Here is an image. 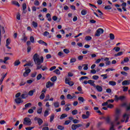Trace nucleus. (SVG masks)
<instances>
[{"label": "nucleus", "instance_id": "20e7f679", "mask_svg": "<svg viewBox=\"0 0 130 130\" xmlns=\"http://www.w3.org/2000/svg\"><path fill=\"white\" fill-rule=\"evenodd\" d=\"M104 32V29L102 28H99L96 30V31L95 34V36H96L97 37H99L101 34H103Z\"/></svg>", "mask_w": 130, "mask_h": 130}, {"label": "nucleus", "instance_id": "864d4df0", "mask_svg": "<svg viewBox=\"0 0 130 130\" xmlns=\"http://www.w3.org/2000/svg\"><path fill=\"white\" fill-rule=\"evenodd\" d=\"M10 44H11V40L10 39H7L6 40V45H7L8 46V45H9Z\"/></svg>", "mask_w": 130, "mask_h": 130}, {"label": "nucleus", "instance_id": "72a5a7b5", "mask_svg": "<svg viewBox=\"0 0 130 130\" xmlns=\"http://www.w3.org/2000/svg\"><path fill=\"white\" fill-rule=\"evenodd\" d=\"M53 119H54V114H52L50 118V122H52V121H53Z\"/></svg>", "mask_w": 130, "mask_h": 130}, {"label": "nucleus", "instance_id": "09e8293b", "mask_svg": "<svg viewBox=\"0 0 130 130\" xmlns=\"http://www.w3.org/2000/svg\"><path fill=\"white\" fill-rule=\"evenodd\" d=\"M54 73H55L56 75H60V71H59V70L58 69H56L55 70H54Z\"/></svg>", "mask_w": 130, "mask_h": 130}, {"label": "nucleus", "instance_id": "aec40b11", "mask_svg": "<svg viewBox=\"0 0 130 130\" xmlns=\"http://www.w3.org/2000/svg\"><path fill=\"white\" fill-rule=\"evenodd\" d=\"M38 43H39V44H43L44 45H45V46H47V43L43 41L42 40L38 41Z\"/></svg>", "mask_w": 130, "mask_h": 130}, {"label": "nucleus", "instance_id": "3c124183", "mask_svg": "<svg viewBox=\"0 0 130 130\" xmlns=\"http://www.w3.org/2000/svg\"><path fill=\"white\" fill-rule=\"evenodd\" d=\"M106 121H107V123H110V117L109 116L107 117L106 118H105Z\"/></svg>", "mask_w": 130, "mask_h": 130}, {"label": "nucleus", "instance_id": "5701e85b", "mask_svg": "<svg viewBox=\"0 0 130 130\" xmlns=\"http://www.w3.org/2000/svg\"><path fill=\"white\" fill-rule=\"evenodd\" d=\"M109 84L110 85V86H116V82L115 81H110L109 82Z\"/></svg>", "mask_w": 130, "mask_h": 130}, {"label": "nucleus", "instance_id": "b1692460", "mask_svg": "<svg viewBox=\"0 0 130 130\" xmlns=\"http://www.w3.org/2000/svg\"><path fill=\"white\" fill-rule=\"evenodd\" d=\"M46 17L48 18V21H49V22L51 21V16L50 15V14L47 13L46 14Z\"/></svg>", "mask_w": 130, "mask_h": 130}, {"label": "nucleus", "instance_id": "13d9d810", "mask_svg": "<svg viewBox=\"0 0 130 130\" xmlns=\"http://www.w3.org/2000/svg\"><path fill=\"white\" fill-rule=\"evenodd\" d=\"M37 113H38L39 114H41L42 113V108L38 109Z\"/></svg>", "mask_w": 130, "mask_h": 130}, {"label": "nucleus", "instance_id": "f8f14e48", "mask_svg": "<svg viewBox=\"0 0 130 130\" xmlns=\"http://www.w3.org/2000/svg\"><path fill=\"white\" fill-rule=\"evenodd\" d=\"M94 88H95L98 92H102V91H103V88L101 86H100V85H95V86H94Z\"/></svg>", "mask_w": 130, "mask_h": 130}, {"label": "nucleus", "instance_id": "c756f323", "mask_svg": "<svg viewBox=\"0 0 130 130\" xmlns=\"http://www.w3.org/2000/svg\"><path fill=\"white\" fill-rule=\"evenodd\" d=\"M0 30L1 32L3 33V34H5V28L3 26L0 25Z\"/></svg>", "mask_w": 130, "mask_h": 130}, {"label": "nucleus", "instance_id": "58836bf2", "mask_svg": "<svg viewBox=\"0 0 130 130\" xmlns=\"http://www.w3.org/2000/svg\"><path fill=\"white\" fill-rule=\"evenodd\" d=\"M57 128H58V129L63 130V129H64V126L60 125H58L57 126Z\"/></svg>", "mask_w": 130, "mask_h": 130}, {"label": "nucleus", "instance_id": "bf43d9fd", "mask_svg": "<svg viewBox=\"0 0 130 130\" xmlns=\"http://www.w3.org/2000/svg\"><path fill=\"white\" fill-rule=\"evenodd\" d=\"M41 78H42V75H41V74H39L37 77V80H39Z\"/></svg>", "mask_w": 130, "mask_h": 130}, {"label": "nucleus", "instance_id": "2f4dec72", "mask_svg": "<svg viewBox=\"0 0 130 130\" xmlns=\"http://www.w3.org/2000/svg\"><path fill=\"white\" fill-rule=\"evenodd\" d=\"M85 39L86 41H90V40H92V37L89 36H86Z\"/></svg>", "mask_w": 130, "mask_h": 130}, {"label": "nucleus", "instance_id": "c85d7f7f", "mask_svg": "<svg viewBox=\"0 0 130 130\" xmlns=\"http://www.w3.org/2000/svg\"><path fill=\"white\" fill-rule=\"evenodd\" d=\"M44 98H45V94H44V93H42L40 96V99L41 100H43Z\"/></svg>", "mask_w": 130, "mask_h": 130}, {"label": "nucleus", "instance_id": "8fccbe9b", "mask_svg": "<svg viewBox=\"0 0 130 130\" xmlns=\"http://www.w3.org/2000/svg\"><path fill=\"white\" fill-rule=\"evenodd\" d=\"M92 79H93V80H95V81H97V80H98V79H99V76H98L97 75H93L92 76Z\"/></svg>", "mask_w": 130, "mask_h": 130}, {"label": "nucleus", "instance_id": "cd10ccee", "mask_svg": "<svg viewBox=\"0 0 130 130\" xmlns=\"http://www.w3.org/2000/svg\"><path fill=\"white\" fill-rule=\"evenodd\" d=\"M49 98H50V96H49V94H47L46 96L45 99H44V101L45 102H46L47 101H49Z\"/></svg>", "mask_w": 130, "mask_h": 130}, {"label": "nucleus", "instance_id": "0e129e2a", "mask_svg": "<svg viewBox=\"0 0 130 130\" xmlns=\"http://www.w3.org/2000/svg\"><path fill=\"white\" fill-rule=\"evenodd\" d=\"M26 84V82H24V81H21V83L19 84V86H24Z\"/></svg>", "mask_w": 130, "mask_h": 130}, {"label": "nucleus", "instance_id": "9b49d317", "mask_svg": "<svg viewBox=\"0 0 130 130\" xmlns=\"http://www.w3.org/2000/svg\"><path fill=\"white\" fill-rule=\"evenodd\" d=\"M53 85H54V83H51V82H50V81H48L46 84V87L47 88H50V87H52V86H53Z\"/></svg>", "mask_w": 130, "mask_h": 130}, {"label": "nucleus", "instance_id": "393cba45", "mask_svg": "<svg viewBox=\"0 0 130 130\" xmlns=\"http://www.w3.org/2000/svg\"><path fill=\"white\" fill-rule=\"evenodd\" d=\"M66 117H68V115L67 114H62L60 117V119H64Z\"/></svg>", "mask_w": 130, "mask_h": 130}, {"label": "nucleus", "instance_id": "c9c22d12", "mask_svg": "<svg viewBox=\"0 0 130 130\" xmlns=\"http://www.w3.org/2000/svg\"><path fill=\"white\" fill-rule=\"evenodd\" d=\"M29 39H30V42H31V43H34V42H35V40L34 39V37L30 36Z\"/></svg>", "mask_w": 130, "mask_h": 130}, {"label": "nucleus", "instance_id": "c03bdc74", "mask_svg": "<svg viewBox=\"0 0 130 130\" xmlns=\"http://www.w3.org/2000/svg\"><path fill=\"white\" fill-rule=\"evenodd\" d=\"M9 59H10V57H9V56L5 57L4 58V63H7V60H9Z\"/></svg>", "mask_w": 130, "mask_h": 130}, {"label": "nucleus", "instance_id": "9d476101", "mask_svg": "<svg viewBox=\"0 0 130 130\" xmlns=\"http://www.w3.org/2000/svg\"><path fill=\"white\" fill-rule=\"evenodd\" d=\"M15 103H16V104H20V103H23V102H24V101L22 100L21 98H18L15 100Z\"/></svg>", "mask_w": 130, "mask_h": 130}, {"label": "nucleus", "instance_id": "603ef678", "mask_svg": "<svg viewBox=\"0 0 130 130\" xmlns=\"http://www.w3.org/2000/svg\"><path fill=\"white\" fill-rule=\"evenodd\" d=\"M39 18L40 21H44V18H43V16H42V14H40L39 15Z\"/></svg>", "mask_w": 130, "mask_h": 130}, {"label": "nucleus", "instance_id": "f257e3e1", "mask_svg": "<svg viewBox=\"0 0 130 130\" xmlns=\"http://www.w3.org/2000/svg\"><path fill=\"white\" fill-rule=\"evenodd\" d=\"M33 59L35 63L37 64V70H40L42 69V71H46L47 70V67L46 66H44L41 65V63H43V61L44 58L43 56H39L38 54L36 53L33 56Z\"/></svg>", "mask_w": 130, "mask_h": 130}, {"label": "nucleus", "instance_id": "2eb2a0df", "mask_svg": "<svg viewBox=\"0 0 130 130\" xmlns=\"http://www.w3.org/2000/svg\"><path fill=\"white\" fill-rule=\"evenodd\" d=\"M122 86H128L130 85V80H124L122 82Z\"/></svg>", "mask_w": 130, "mask_h": 130}, {"label": "nucleus", "instance_id": "79ce46f5", "mask_svg": "<svg viewBox=\"0 0 130 130\" xmlns=\"http://www.w3.org/2000/svg\"><path fill=\"white\" fill-rule=\"evenodd\" d=\"M72 115H76V114H78V110H74L72 111Z\"/></svg>", "mask_w": 130, "mask_h": 130}, {"label": "nucleus", "instance_id": "f3484780", "mask_svg": "<svg viewBox=\"0 0 130 130\" xmlns=\"http://www.w3.org/2000/svg\"><path fill=\"white\" fill-rule=\"evenodd\" d=\"M36 92V89H34V90H30L28 93H27L28 94V95L29 96H33V95H34V92Z\"/></svg>", "mask_w": 130, "mask_h": 130}, {"label": "nucleus", "instance_id": "a878e982", "mask_svg": "<svg viewBox=\"0 0 130 130\" xmlns=\"http://www.w3.org/2000/svg\"><path fill=\"white\" fill-rule=\"evenodd\" d=\"M32 25L34 28H37L38 27V23L35 21H32Z\"/></svg>", "mask_w": 130, "mask_h": 130}, {"label": "nucleus", "instance_id": "4be33fe9", "mask_svg": "<svg viewBox=\"0 0 130 130\" xmlns=\"http://www.w3.org/2000/svg\"><path fill=\"white\" fill-rule=\"evenodd\" d=\"M22 37L23 38L21 39L22 41H24V42H26L27 40H28V38L26 37L25 34L22 36Z\"/></svg>", "mask_w": 130, "mask_h": 130}, {"label": "nucleus", "instance_id": "a19ab883", "mask_svg": "<svg viewBox=\"0 0 130 130\" xmlns=\"http://www.w3.org/2000/svg\"><path fill=\"white\" fill-rule=\"evenodd\" d=\"M113 50H115L116 52H118L120 50V48L118 47H115L113 48Z\"/></svg>", "mask_w": 130, "mask_h": 130}, {"label": "nucleus", "instance_id": "37998d69", "mask_svg": "<svg viewBox=\"0 0 130 130\" xmlns=\"http://www.w3.org/2000/svg\"><path fill=\"white\" fill-rule=\"evenodd\" d=\"M123 54V52H118L117 54H115V56H120V55H122V54Z\"/></svg>", "mask_w": 130, "mask_h": 130}, {"label": "nucleus", "instance_id": "ddd939ff", "mask_svg": "<svg viewBox=\"0 0 130 130\" xmlns=\"http://www.w3.org/2000/svg\"><path fill=\"white\" fill-rule=\"evenodd\" d=\"M94 83H95V81L94 80H89L88 81V84H89L90 86H92V87H93L94 88L96 86Z\"/></svg>", "mask_w": 130, "mask_h": 130}, {"label": "nucleus", "instance_id": "ea45409f", "mask_svg": "<svg viewBox=\"0 0 130 130\" xmlns=\"http://www.w3.org/2000/svg\"><path fill=\"white\" fill-rule=\"evenodd\" d=\"M85 79L89 80V77H88L87 76H82L79 79V80L80 81H82V80H85Z\"/></svg>", "mask_w": 130, "mask_h": 130}, {"label": "nucleus", "instance_id": "4c0bfd02", "mask_svg": "<svg viewBox=\"0 0 130 130\" xmlns=\"http://www.w3.org/2000/svg\"><path fill=\"white\" fill-rule=\"evenodd\" d=\"M49 115V112H48V110H46L45 112H44V116L45 117H46V116H48V115Z\"/></svg>", "mask_w": 130, "mask_h": 130}, {"label": "nucleus", "instance_id": "f704fd0d", "mask_svg": "<svg viewBox=\"0 0 130 130\" xmlns=\"http://www.w3.org/2000/svg\"><path fill=\"white\" fill-rule=\"evenodd\" d=\"M12 4H13V5H15V6H17V7H20V4L17 1H13L12 2Z\"/></svg>", "mask_w": 130, "mask_h": 130}, {"label": "nucleus", "instance_id": "5fc2aeb1", "mask_svg": "<svg viewBox=\"0 0 130 130\" xmlns=\"http://www.w3.org/2000/svg\"><path fill=\"white\" fill-rule=\"evenodd\" d=\"M111 9H112V7L109 5L105 7V10H111Z\"/></svg>", "mask_w": 130, "mask_h": 130}, {"label": "nucleus", "instance_id": "f03ea898", "mask_svg": "<svg viewBox=\"0 0 130 130\" xmlns=\"http://www.w3.org/2000/svg\"><path fill=\"white\" fill-rule=\"evenodd\" d=\"M128 119H129V115L124 114L123 115V119L121 120V122H124L126 123L128 122Z\"/></svg>", "mask_w": 130, "mask_h": 130}, {"label": "nucleus", "instance_id": "052dcab7", "mask_svg": "<svg viewBox=\"0 0 130 130\" xmlns=\"http://www.w3.org/2000/svg\"><path fill=\"white\" fill-rule=\"evenodd\" d=\"M101 77H103V80H106V79H107V74H103L101 75Z\"/></svg>", "mask_w": 130, "mask_h": 130}, {"label": "nucleus", "instance_id": "4468645a", "mask_svg": "<svg viewBox=\"0 0 130 130\" xmlns=\"http://www.w3.org/2000/svg\"><path fill=\"white\" fill-rule=\"evenodd\" d=\"M122 106H125L126 107V111H128L130 110V103L128 104V105H126V103H124L122 104Z\"/></svg>", "mask_w": 130, "mask_h": 130}, {"label": "nucleus", "instance_id": "7c9ffc66", "mask_svg": "<svg viewBox=\"0 0 130 130\" xmlns=\"http://www.w3.org/2000/svg\"><path fill=\"white\" fill-rule=\"evenodd\" d=\"M114 38H115L114 35L113 34H110V39L111 40H114Z\"/></svg>", "mask_w": 130, "mask_h": 130}, {"label": "nucleus", "instance_id": "69168bd1", "mask_svg": "<svg viewBox=\"0 0 130 130\" xmlns=\"http://www.w3.org/2000/svg\"><path fill=\"white\" fill-rule=\"evenodd\" d=\"M67 99L72 100V99H73V97L71 94H68L67 95Z\"/></svg>", "mask_w": 130, "mask_h": 130}, {"label": "nucleus", "instance_id": "39448f33", "mask_svg": "<svg viewBox=\"0 0 130 130\" xmlns=\"http://www.w3.org/2000/svg\"><path fill=\"white\" fill-rule=\"evenodd\" d=\"M24 70L25 72L23 73V77H28V76H29V74L31 73V70L29 69L28 67H26Z\"/></svg>", "mask_w": 130, "mask_h": 130}, {"label": "nucleus", "instance_id": "4d7b16f0", "mask_svg": "<svg viewBox=\"0 0 130 130\" xmlns=\"http://www.w3.org/2000/svg\"><path fill=\"white\" fill-rule=\"evenodd\" d=\"M128 90V87L123 86V91L126 92Z\"/></svg>", "mask_w": 130, "mask_h": 130}, {"label": "nucleus", "instance_id": "338daca9", "mask_svg": "<svg viewBox=\"0 0 130 130\" xmlns=\"http://www.w3.org/2000/svg\"><path fill=\"white\" fill-rule=\"evenodd\" d=\"M33 128H34V127H32V126L25 127L26 130H31V129H33Z\"/></svg>", "mask_w": 130, "mask_h": 130}, {"label": "nucleus", "instance_id": "412c9836", "mask_svg": "<svg viewBox=\"0 0 130 130\" xmlns=\"http://www.w3.org/2000/svg\"><path fill=\"white\" fill-rule=\"evenodd\" d=\"M20 63L21 62L20 61V60H16L14 63V67H18V66H19V64H20Z\"/></svg>", "mask_w": 130, "mask_h": 130}, {"label": "nucleus", "instance_id": "7ed1b4c3", "mask_svg": "<svg viewBox=\"0 0 130 130\" xmlns=\"http://www.w3.org/2000/svg\"><path fill=\"white\" fill-rule=\"evenodd\" d=\"M23 124L25 125H31V119L28 117H25L24 119Z\"/></svg>", "mask_w": 130, "mask_h": 130}, {"label": "nucleus", "instance_id": "a18cd8bd", "mask_svg": "<svg viewBox=\"0 0 130 130\" xmlns=\"http://www.w3.org/2000/svg\"><path fill=\"white\" fill-rule=\"evenodd\" d=\"M114 101L117 102L119 100V97H118V95H115V98L114 99Z\"/></svg>", "mask_w": 130, "mask_h": 130}, {"label": "nucleus", "instance_id": "a211bd4d", "mask_svg": "<svg viewBox=\"0 0 130 130\" xmlns=\"http://www.w3.org/2000/svg\"><path fill=\"white\" fill-rule=\"evenodd\" d=\"M129 61V59L128 57H125L123 61L121 62V64H124V62H128Z\"/></svg>", "mask_w": 130, "mask_h": 130}, {"label": "nucleus", "instance_id": "6e6552de", "mask_svg": "<svg viewBox=\"0 0 130 130\" xmlns=\"http://www.w3.org/2000/svg\"><path fill=\"white\" fill-rule=\"evenodd\" d=\"M70 80H71V78H66L65 79V83L66 84H67L68 85H69L71 87L74 86V82L73 81H70Z\"/></svg>", "mask_w": 130, "mask_h": 130}, {"label": "nucleus", "instance_id": "49530a36", "mask_svg": "<svg viewBox=\"0 0 130 130\" xmlns=\"http://www.w3.org/2000/svg\"><path fill=\"white\" fill-rule=\"evenodd\" d=\"M81 15H82V16H85V15H87V11H86L85 10H82Z\"/></svg>", "mask_w": 130, "mask_h": 130}, {"label": "nucleus", "instance_id": "6e6d98bb", "mask_svg": "<svg viewBox=\"0 0 130 130\" xmlns=\"http://www.w3.org/2000/svg\"><path fill=\"white\" fill-rule=\"evenodd\" d=\"M63 51L66 53V54H68V53H70V50L68 49H64L63 50Z\"/></svg>", "mask_w": 130, "mask_h": 130}, {"label": "nucleus", "instance_id": "473e14b6", "mask_svg": "<svg viewBox=\"0 0 130 130\" xmlns=\"http://www.w3.org/2000/svg\"><path fill=\"white\" fill-rule=\"evenodd\" d=\"M57 79V78L56 77V76H54L52 77V78H51L50 80L52 82H55L56 81Z\"/></svg>", "mask_w": 130, "mask_h": 130}, {"label": "nucleus", "instance_id": "680f3d73", "mask_svg": "<svg viewBox=\"0 0 130 130\" xmlns=\"http://www.w3.org/2000/svg\"><path fill=\"white\" fill-rule=\"evenodd\" d=\"M43 36L46 37L47 35H49V32L47 31H45L43 34Z\"/></svg>", "mask_w": 130, "mask_h": 130}, {"label": "nucleus", "instance_id": "0eeeda50", "mask_svg": "<svg viewBox=\"0 0 130 130\" xmlns=\"http://www.w3.org/2000/svg\"><path fill=\"white\" fill-rule=\"evenodd\" d=\"M34 120L35 121H38V123L39 125L40 126V125H42V123H43V120H42L41 118L36 117L34 118Z\"/></svg>", "mask_w": 130, "mask_h": 130}, {"label": "nucleus", "instance_id": "423d86ee", "mask_svg": "<svg viewBox=\"0 0 130 130\" xmlns=\"http://www.w3.org/2000/svg\"><path fill=\"white\" fill-rule=\"evenodd\" d=\"M81 126H83V124H73L72 125L71 128L73 130H76L77 128H79V127H81Z\"/></svg>", "mask_w": 130, "mask_h": 130}, {"label": "nucleus", "instance_id": "774afa93", "mask_svg": "<svg viewBox=\"0 0 130 130\" xmlns=\"http://www.w3.org/2000/svg\"><path fill=\"white\" fill-rule=\"evenodd\" d=\"M83 58H84V56L82 55L79 56L78 57V60H82Z\"/></svg>", "mask_w": 130, "mask_h": 130}, {"label": "nucleus", "instance_id": "e433bc0d", "mask_svg": "<svg viewBox=\"0 0 130 130\" xmlns=\"http://www.w3.org/2000/svg\"><path fill=\"white\" fill-rule=\"evenodd\" d=\"M78 101H80V102H84V101H85V99H84V98L82 97V96H79L78 98Z\"/></svg>", "mask_w": 130, "mask_h": 130}, {"label": "nucleus", "instance_id": "1a4fd4ad", "mask_svg": "<svg viewBox=\"0 0 130 130\" xmlns=\"http://www.w3.org/2000/svg\"><path fill=\"white\" fill-rule=\"evenodd\" d=\"M90 117V112L87 111L85 114H82V119H87Z\"/></svg>", "mask_w": 130, "mask_h": 130}, {"label": "nucleus", "instance_id": "bb28decb", "mask_svg": "<svg viewBox=\"0 0 130 130\" xmlns=\"http://www.w3.org/2000/svg\"><path fill=\"white\" fill-rule=\"evenodd\" d=\"M54 106L55 107V108L59 107V103L58 102L54 103Z\"/></svg>", "mask_w": 130, "mask_h": 130}, {"label": "nucleus", "instance_id": "6ab92c4d", "mask_svg": "<svg viewBox=\"0 0 130 130\" xmlns=\"http://www.w3.org/2000/svg\"><path fill=\"white\" fill-rule=\"evenodd\" d=\"M120 109H116L115 110V115L118 116H120Z\"/></svg>", "mask_w": 130, "mask_h": 130}, {"label": "nucleus", "instance_id": "dca6fc26", "mask_svg": "<svg viewBox=\"0 0 130 130\" xmlns=\"http://www.w3.org/2000/svg\"><path fill=\"white\" fill-rule=\"evenodd\" d=\"M28 97V93L24 92L21 95L22 99H26Z\"/></svg>", "mask_w": 130, "mask_h": 130}, {"label": "nucleus", "instance_id": "de8ad7c7", "mask_svg": "<svg viewBox=\"0 0 130 130\" xmlns=\"http://www.w3.org/2000/svg\"><path fill=\"white\" fill-rule=\"evenodd\" d=\"M27 8V5H26V3H23L22 5V10L25 11L26 9Z\"/></svg>", "mask_w": 130, "mask_h": 130}, {"label": "nucleus", "instance_id": "e2e57ef3", "mask_svg": "<svg viewBox=\"0 0 130 130\" xmlns=\"http://www.w3.org/2000/svg\"><path fill=\"white\" fill-rule=\"evenodd\" d=\"M73 123H79L80 122V121L78 119H73Z\"/></svg>", "mask_w": 130, "mask_h": 130}]
</instances>
